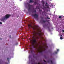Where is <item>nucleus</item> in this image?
I'll return each mask as SVG.
<instances>
[{
	"label": "nucleus",
	"mask_w": 64,
	"mask_h": 64,
	"mask_svg": "<svg viewBox=\"0 0 64 64\" xmlns=\"http://www.w3.org/2000/svg\"><path fill=\"white\" fill-rule=\"evenodd\" d=\"M32 32L33 35L34 36L32 37V38L34 39L32 40V45H33L34 43H35V44L36 43L37 40L36 39H35V37H36V36H37L38 35L39 36L41 37V35H42V34L41 32H40V33L36 32L34 30L33 32Z\"/></svg>",
	"instance_id": "nucleus-1"
},
{
	"label": "nucleus",
	"mask_w": 64,
	"mask_h": 64,
	"mask_svg": "<svg viewBox=\"0 0 64 64\" xmlns=\"http://www.w3.org/2000/svg\"><path fill=\"white\" fill-rule=\"evenodd\" d=\"M46 47L45 46H41V47L39 46L37 49V51L38 53H42L43 51H44L46 50Z\"/></svg>",
	"instance_id": "nucleus-2"
},
{
	"label": "nucleus",
	"mask_w": 64,
	"mask_h": 64,
	"mask_svg": "<svg viewBox=\"0 0 64 64\" xmlns=\"http://www.w3.org/2000/svg\"><path fill=\"white\" fill-rule=\"evenodd\" d=\"M11 16V15L8 14H6L5 15V16H4L2 17V18H1L0 20L1 21H2L4 22L7 19H8Z\"/></svg>",
	"instance_id": "nucleus-3"
},
{
	"label": "nucleus",
	"mask_w": 64,
	"mask_h": 64,
	"mask_svg": "<svg viewBox=\"0 0 64 64\" xmlns=\"http://www.w3.org/2000/svg\"><path fill=\"white\" fill-rule=\"evenodd\" d=\"M32 16H34V18H37L38 17V16L36 14H33Z\"/></svg>",
	"instance_id": "nucleus-4"
},
{
	"label": "nucleus",
	"mask_w": 64,
	"mask_h": 64,
	"mask_svg": "<svg viewBox=\"0 0 64 64\" xmlns=\"http://www.w3.org/2000/svg\"><path fill=\"white\" fill-rule=\"evenodd\" d=\"M33 2H34V0H30L28 3H33Z\"/></svg>",
	"instance_id": "nucleus-5"
},
{
	"label": "nucleus",
	"mask_w": 64,
	"mask_h": 64,
	"mask_svg": "<svg viewBox=\"0 0 64 64\" xmlns=\"http://www.w3.org/2000/svg\"><path fill=\"white\" fill-rule=\"evenodd\" d=\"M28 26L29 27H33V26H31V25L30 24H28Z\"/></svg>",
	"instance_id": "nucleus-6"
},
{
	"label": "nucleus",
	"mask_w": 64,
	"mask_h": 64,
	"mask_svg": "<svg viewBox=\"0 0 64 64\" xmlns=\"http://www.w3.org/2000/svg\"><path fill=\"white\" fill-rule=\"evenodd\" d=\"M45 13L46 14V12H43L42 13V14H45Z\"/></svg>",
	"instance_id": "nucleus-7"
},
{
	"label": "nucleus",
	"mask_w": 64,
	"mask_h": 64,
	"mask_svg": "<svg viewBox=\"0 0 64 64\" xmlns=\"http://www.w3.org/2000/svg\"><path fill=\"white\" fill-rule=\"evenodd\" d=\"M50 61L51 64H53L54 63V62H53L52 61V60H50Z\"/></svg>",
	"instance_id": "nucleus-8"
},
{
	"label": "nucleus",
	"mask_w": 64,
	"mask_h": 64,
	"mask_svg": "<svg viewBox=\"0 0 64 64\" xmlns=\"http://www.w3.org/2000/svg\"><path fill=\"white\" fill-rule=\"evenodd\" d=\"M37 3V2L36 1H35L34 2V5H36Z\"/></svg>",
	"instance_id": "nucleus-9"
},
{
	"label": "nucleus",
	"mask_w": 64,
	"mask_h": 64,
	"mask_svg": "<svg viewBox=\"0 0 64 64\" xmlns=\"http://www.w3.org/2000/svg\"><path fill=\"white\" fill-rule=\"evenodd\" d=\"M34 52V50H31V53H33V52Z\"/></svg>",
	"instance_id": "nucleus-10"
},
{
	"label": "nucleus",
	"mask_w": 64,
	"mask_h": 64,
	"mask_svg": "<svg viewBox=\"0 0 64 64\" xmlns=\"http://www.w3.org/2000/svg\"><path fill=\"white\" fill-rule=\"evenodd\" d=\"M46 6H47V8H49V6L47 5H46Z\"/></svg>",
	"instance_id": "nucleus-11"
},
{
	"label": "nucleus",
	"mask_w": 64,
	"mask_h": 64,
	"mask_svg": "<svg viewBox=\"0 0 64 64\" xmlns=\"http://www.w3.org/2000/svg\"><path fill=\"white\" fill-rule=\"evenodd\" d=\"M7 60L9 62V60H10L9 58H7Z\"/></svg>",
	"instance_id": "nucleus-12"
},
{
	"label": "nucleus",
	"mask_w": 64,
	"mask_h": 64,
	"mask_svg": "<svg viewBox=\"0 0 64 64\" xmlns=\"http://www.w3.org/2000/svg\"><path fill=\"white\" fill-rule=\"evenodd\" d=\"M30 8H31V7H29V8L28 9V11H29V10H30Z\"/></svg>",
	"instance_id": "nucleus-13"
},
{
	"label": "nucleus",
	"mask_w": 64,
	"mask_h": 64,
	"mask_svg": "<svg viewBox=\"0 0 64 64\" xmlns=\"http://www.w3.org/2000/svg\"><path fill=\"white\" fill-rule=\"evenodd\" d=\"M62 18V16H60L59 17V18H60V19L61 18Z\"/></svg>",
	"instance_id": "nucleus-14"
},
{
	"label": "nucleus",
	"mask_w": 64,
	"mask_h": 64,
	"mask_svg": "<svg viewBox=\"0 0 64 64\" xmlns=\"http://www.w3.org/2000/svg\"><path fill=\"white\" fill-rule=\"evenodd\" d=\"M43 22H44V23H45V22H46V21L43 20Z\"/></svg>",
	"instance_id": "nucleus-15"
},
{
	"label": "nucleus",
	"mask_w": 64,
	"mask_h": 64,
	"mask_svg": "<svg viewBox=\"0 0 64 64\" xmlns=\"http://www.w3.org/2000/svg\"><path fill=\"white\" fill-rule=\"evenodd\" d=\"M54 53H55V54H57V52L55 51Z\"/></svg>",
	"instance_id": "nucleus-16"
},
{
	"label": "nucleus",
	"mask_w": 64,
	"mask_h": 64,
	"mask_svg": "<svg viewBox=\"0 0 64 64\" xmlns=\"http://www.w3.org/2000/svg\"><path fill=\"white\" fill-rule=\"evenodd\" d=\"M47 62L48 63H50V60H48L47 61Z\"/></svg>",
	"instance_id": "nucleus-17"
},
{
	"label": "nucleus",
	"mask_w": 64,
	"mask_h": 64,
	"mask_svg": "<svg viewBox=\"0 0 64 64\" xmlns=\"http://www.w3.org/2000/svg\"><path fill=\"white\" fill-rule=\"evenodd\" d=\"M63 39V38H62V37H60V39L61 40H62V39Z\"/></svg>",
	"instance_id": "nucleus-18"
},
{
	"label": "nucleus",
	"mask_w": 64,
	"mask_h": 64,
	"mask_svg": "<svg viewBox=\"0 0 64 64\" xmlns=\"http://www.w3.org/2000/svg\"><path fill=\"white\" fill-rule=\"evenodd\" d=\"M0 24L2 25V22H0Z\"/></svg>",
	"instance_id": "nucleus-19"
},
{
	"label": "nucleus",
	"mask_w": 64,
	"mask_h": 64,
	"mask_svg": "<svg viewBox=\"0 0 64 64\" xmlns=\"http://www.w3.org/2000/svg\"><path fill=\"white\" fill-rule=\"evenodd\" d=\"M36 39H39V37H37L36 38Z\"/></svg>",
	"instance_id": "nucleus-20"
},
{
	"label": "nucleus",
	"mask_w": 64,
	"mask_h": 64,
	"mask_svg": "<svg viewBox=\"0 0 64 64\" xmlns=\"http://www.w3.org/2000/svg\"><path fill=\"white\" fill-rule=\"evenodd\" d=\"M44 62L45 63H46V61H45V60H44Z\"/></svg>",
	"instance_id": "nucleus-21"
},
{
	"label": "nucleus",
	"mask_w": 64,
	"mask_h": 64,
	"mask_svg": "<svg viewBox=\"0 0 64 64\" xmlns=\"http://www.w3.org/2000/svg\"><path fill=\"white\" fill-rule=\"evenodd\" d=\"M34 12L35 13H36V10H34Z\"/></svg>",
	"instance_id": "nucleus-22"
},
{
	"label": "nucleus",
	"mask_w": 64,
	"mask_h": 64,
	"mask_svg": "<svg viewBox=\"0 0 64 64\" xmlns=\"http://www.w3.org/2000/svg\"><path fill=\"white\" fill-rule=\"evenodd\" d=\"M36 29V28H35V27H34V28H33V30H34V29Z\"/></svg>",
	"instance_id": "nucleus-23"
},
{
	"label": "nucleus",
	"mask_w": 64,
	"mask_h": 64,
	"mask_svg": "<svg viewBox=\"0 0 64 64\" xmlns=\"http://www.w3.org/2000/svg\"><path fill=\"white\" fill-rule=\"evenodd\" d=\"M40 11H42V10H39Z\"/></svg>",
	"instance_id": "nucleus-24"
},
{
	"label": "nucleus",
	"mask_w": 64,
	"mask_h": 64,
	"mask_svg": "<svg viewBox=\"0 0 64 64\" xmlns=\"http://www.w3.org/2000/svg\"><path fill=\"white\" fill-rule=\"evenodd\" d=\"M47 19H50V18H49L48 17L47 18Z\"/></svg>",
	"instance_id": "nucleus-25"
},
{
	"label": "nucleus",
	"mask_w": 64,
	"mask_h": 64,
	"mask_svg": "<svg viewBox=\"0 0 64 64\" xmlns=\"http://www.w3.org/2000/svg\"><path fill=\"white\" fill-rule=\"evenodd\" d=\"M62 32H64V30H62Z\"/></svg>",
	"instance_id": "nucleus-26"
},
{
	"label": "nucleus",
	"mask_w": 64,
	"mask_h": 64,
	"mask_svg": "<svg viewBox=\"0 0 64 64\" xmlns=\"http://www.w3.org/2000/svg\"><path fill=\"white\" fill-rule=\"evenodd\" d=\"M57 51H59V49H57Z\"/></svg>",
	"instance_id": "nucleus-27"
},
{
	"label": "nucleus",
	"mask_w": 64,
	"mask_h": 64,
	"mask_svg": "<svg viewBox=\"0 0 64 64\" xmlns=\"http://www.w3.org/2000/svg\"><path fill=\"white\" fill-rule=\"evenodd\" d=\"M46 4H47V5L48 4L47 3V2H46Z\"/></svg>",
	"instance_id": "nucleus-28"
},
{
	"label": "nucleus",
	"mask_w": 64,
	"mask_h": 64,
	"mask_svg": "<svg viewBox=\"0 0 64 64\" xmlns=\"http://www.w3.org/2000/svg\"><path fill=\"white\" fill-rule=\"evenodd\" d=\"M42 38V39H43V38H42V37H41Z\"/></svg>",
	"instance_id": "nucleus-29"
},
{
	"label": "nucleus",
	"mask_w": 64,
	"mask_h": 64,
	"mask_svg": "<svg viewBox=\"0 0 64 64\" xmlns=\"http://www.w3.org/2000/svg\"><path fill=\"white\" fill-rule=\"evenodd\" d=\"M48 30L49 29V27H48Z\"/></svg>",
	"instance_id": "nucleus-30"
},
{
	"label": "nucleus",
	"mask_w": 64,
	"mask_h": 64,
	"mask_svg": "<svg viewBox=\"0 0 64 64\" xmlns=\"http://www.w3.org/2000/svg\"><path fill=\"white\" fill-rule=\"evenodd\" d=\"M0 40H2V38H0Z\"/></svg>",
	"instance_id": "nucleus-31"
},
{
	"label": "nucleus",
	"mask_w": 64,
	"mask_h": 64,
	"mask_svg": "<svg viewBox=\"0 0 64 64\" xmlns=\"http://www.w3.org/2000/svg\"><path fill=\"white\" fill-rule=\"evenodd\" d=\"M6 64H8L6 62Z\"/></svg>",
	"instance_id": "nucleus-32"
},
{
	"label": "nucleus",
	"mask_w": 64,
	"mask_h": 64,
	"mask_svg": "<svg viewBox=\"0 0 64 64\" xmlns=\"http://www.w3.org/2000/svg\"><path fill=\"white\" fill-rule=\"evenodd\" d=\"M35 64H37V63H35Z\"/></svg>",
	"instance_id": "nucleus-33"
},
{
	"label": "nucleus",
	"mask_w": 64,
	"mask_h": 64,
	"mask_svg": "<svg viewBox=\"0 0 64 64\" xmlns=\"http://www.w3.org/2000/svg\"><path fill=\"white\" fill-rule=\"evenodd\" d=\"M34 1H36V0H34Z\"/></svg>",
	"instance_id": "nucleus-34"
},
{
	"label": "nucleus",
	"mask_w": 64,
	"mask_h": 64,
	"mask_svg": "<svg viewBox=\"0 0 64 64\" xmlns=\"http://www.w3.org/2000/svg\"><path fill=\"white\" fill-rule=\"evenodd\" d=\"M20 1H22V0H20Z\"/></svg>",
	"instance_id": "nucleus-35"
},
{
	"label": "nucleus",
	"mask_w": 64,
	"mask_h": 64,
	"mask_svg": "<svg viewBox=\"0 0 64 64\" xmlns=\"http://www.w3.org/2000/svg\"><path fill=\"white\" fill-rule=\"evenodd\" d=\"M45 16H46V14H45Z\"/></svg>",
	"instance_id": "nucleus-36"
},
{
	"label": "nucleus",
	"mask_w": 64,
	"mask_h": 64,
	"mask_svg": "<svg viewBox=\"0 0 64 64\" xmlns=\"http://www.w3.org/2000/svg\"><path fill=\"white\" fill-rule=\"evenodd\" d=\"M47 22H48V21H46Z\"/></svg>",
	"instance_id": "nucleus-37"
},
{
	"label": "nucleus",
	"mask_w": 64,
	"mask_h": 64,
	"mask_svg": "<svg viewBox=\"0 0 64 64\" xmlns=\"http://www.w3.org/2000/svg\"><path fill=\"white\" fill-rule=\"evenodd\" d=\"M39 30V29H38V30Z\"/></svg>",
	"instance_id": "nucleus-38"
},
{
	"label": "nucleus",
	"mask_w": 64,
	"mask_h": 64,
	"mask_svg": "<svg viewBox=\"0 0 64 64\" xmlns=\"http://www.w3.org/2000/svg\"><path fill=\"white\" fill-rule=\"evenodd\" d=\"M36 28H37V26H36Z\"/></svg>",
	"instance_id": "nucleus-39"
},
{
	"label": "nucleus",
	"mask_w": 64,
	"mask_h": 64,
	"mask_svg": "<svg viewBox=\"0 0 64 64\" xmlns=\"http://www.w3.org/2000/svg\"><path fill=\"white\" fill-rule=\"evenodd\" d=\"M40 14H41V13H40Z\"/></svg>",
	"instance_id": "nucleus-40"
}]
</instances>
